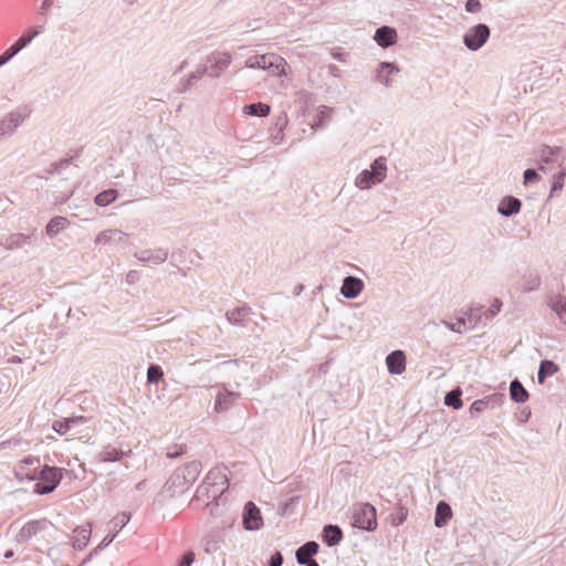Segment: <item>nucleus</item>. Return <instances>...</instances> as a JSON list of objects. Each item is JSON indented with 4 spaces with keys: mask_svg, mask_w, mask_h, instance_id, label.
Instances as JSON below:
<instances>
[{
    "mask_svg": "<svg viewBox=\"0 0 566 566\" xmlns=\"http://www.w3.org/2000/svg\"><path fill=\"white\" fill-rule=\"evenodd\" d=\"M228 476L222 468L211 469L199 484L191 500L195 509L210 507L212 516L220 515L219 507L226 504Z\"/></svg>",
    "mask_w": 566,
    "mask_h": 566,
    "instance_id": "obj_1",
    "label": "nucleus"
},
{
    "mask_svg": "<svg viewBox=\"0 0 566 566\" xmlns=\"http://www.w3.org/2000/svg\"><path fill=\"white\" fill-rule=\"evenodd\" d=\"M202 470V464L199 461H190L185 467L178 468L172 472L164 488L175 493H182L187 491L190 485L195 483Z\"/></svg>",
    "mask_w": 566,
    "mask_h": 566,
    "instance_id": "obj_2",
    "label": "nucleus"
},
{
    "mask_svg": "<svg viewBox=\"0 0 566 566\" xmlns=\"http://www.w3.org/2000/svg\"><path fill=\"white\" fill-rule=\"evenodd\" d=\"M69 470L45 464L36 470V483L33 486V493L45 495L52 493L61 483L64 474Z\"/></svg>",
    "mask_w": 566,
    "mask_h": 566,
    "instance_id": "obj_3",
    "label": "nucleus"
},
{
    "mask_svg": "<svg viewBox=\"0 0 566 566\" xmlns=\"http://www.w3.org/2000/svg\"><path fill=\"white\" fill-rule=\"evenodd\" d=\"M286 61L276 53H265L261 55H253L247 59L245 67L262 69L270 71L272 75H285Z\"/></svg>",
    "mask_w": 566,
    "mask_h": 566,
    "instance_id": "obj_4",
    "label": "nucleus"
},
{
    "mask_svg": "<svg viewBox=\"0 0 566 566\" xmlns=\"http://www.w3.org/2000/svg\"><path fill=\"white\" fill-rule=\"evenodd\" d=\"M32 109L28 105H22L9 112L0 119V142L12 136L15 130L30 117Z\"/></svg>",
    "mask_w": 566,
    "mask_h": 566,
    "instance_id": "obj_5",
    "label": "nucleus"
},
{
    "mask_svg": "<svg viewBox=\"0 0 566 566\" xmlns=\"http://www.w3.org/2000/svg\"><path fill=\"white\" fill-rule=\"evenodd\" d=\"M352 525L366 532L375 531L377 527L375 506L369 503L357 505L354 510Z\"/></svg>",
    "mask_w": 566,
    "mask_h": 566,
    "instance_id": "obj_6",
    "label": "nucleus"
},
{
    "mask_svg": "<svg viewBox=\"0 0 566 566\" xmlns=\"http://www.w3.org/2000/svg\"><path fill=\"white\" fill-rule=\"evenodd\" d=\"M490 34L491 30L485 23H478L464 33L463 43L470 51H478L486 43Z\"/></svg>",
    "mask_w": 566,
    "mask_h": 566,
    "instance_id": "obj_7",
    "label": "nucleus"
},
{
    "mask_svg": "<svg viewBox=\"0 0 566 566\" xmlns=\"http://www.w3.org/2000/svg\"><path fill=\"white\" fill-rule=\"evenodd\" d=\"M206 65H201V69L207 70V75L213 78H218L221 74L230 66L232 56L228 52H212L209 56Z\"/></svg>",
    "mask_w": 566,
    "mask_h": 566,
    "instance_id": "obj_8",
    "label": "nucleus"
},
{
    "mask_svg": "<svg viewBox=\"0 0 566 566\" xmlns=\"http://www.w3.org/2000/svg\"><path fill=\"white\" fill-rule=\"evenodd\" d=\"M242 525L247 531H258L263 526L260 509L251 501L245 503L242 514Z\"/></svg>",
    "mask_w": 566,
    "mask_h": 566,
    "instance_id": "obj_9",
    "label": "nucleus"
},
{
    "mask_svg": "<svg viewBox=\"0 0 566 566\" xmlns=\"http://www.w3.org/2000/svg\"><path fill=\"white\" fill-rule=\"evenodd\" d=\"M51 523L45 520H33L25 523L15 535V541L19 544L28 543L38 533L46 530Z\"/></svg>",
    "mask_w": 566,
    "mask_h": 566,
    "instance_id": "obj_10",
    "label": "nucleus"
},
{
    "mask_svg": "<svg viewBox=\"0 0 566 566\" xmlns=\"http://www.w3.org/2000/svg\"><path fill=\"white\" fill-rule=\"evenodd\" d=\"M240 392L228 390L226 387H222L218 390L214 399V411L218 413H223L230 410L235 402L240 399Z\"/></svg>",
    "mask_w": 566,
    "mask_h": 566,
    "instance_id": "obj_11",
    "label": "nucleus"
},
{
    "mask_svg": "<svg viewBox=\"0 0 566 566\" xmlns=\"http://www.w3.org/2000/svg\"><path fill=\"white\" fill-rule=\"evenodd\" d=\"M560 153L562 148L558 146L552 147L548 145H542L536 151L538 157V169L545 174L548 172V166L558 160Z\"/></svg>",
    "mask_w": 566,
    "mask_h": 566,
    "instance_id": "obj_12",
    "label": "nucleus"
},
{
    "mask_svg": "<svg viewBox=\"0 0 566 566\" xmlns=\"http://www.w3.org/2000/svg\"><path fill=\"white\" fill-rule=\"evenodd\" d=\"M504 400V396L502 394H492L489 395L482 399H478L474 402H472L470 407V415L472 417H475L480 413H482L488 408H494L499 405H501Z\"/></svg>",
    "mask_w": 566,
    "mask_h": 566,
    "instance_id": "obj_13",
    "label": "nucleus"
},
{
    "mask_svg": "<svg viewBox=\"0 0 566 566\" xmlns=\"http://www.w3.org/2000/svg\"><path fill=\"white\" fill-rule=\"evenodd\" d=\"M138 261L149 264H161L168 258V250L165 248L147 249L135 253Z\"/></svg>",
    "mask_w": 566,
    "mask_h": 566,
    "instance_id": "obj_14",
    "label": "nucleus"
},
{
    "mask_svg": "<svg viewBox=\"0 0 566 566\" xmlns=\"http://www.w3.org/2000/svg\"><path fill=\"white\" fill-rule=\"evenodd\" d=\"M386 366L391 375H401L406 370V355L402 350L396 349L386 357Z\"/></svg>",
    "mask_w": 566,
    "mask_h": 566,
    "instance_id": "obj_15",
    "label": "nucleus"
},
{
    "mask_svg": "<svg viewBox=\"0 0 566 566\" xmlns=\"http://www.w3.org/2000/svg\"><path fill=\"white\" fill-rule=\"evenodd\" d=\"M319 545L315 541H308L301 545L295 552V558L297 564L304 565L312 562H316L313 557L318 553Z\"/></svg>",
    "mask_w": 566,
    "mask_h": 566,
    "instance_id": "obj_16",
    "label": "nucleus"
},
{
    "mask_svg": "<svg viewBox=\"0 0 566 566\" xmlns=\"http://www.w3.org/2000/svg\"><path fill=\"white\" fill-rule=\"evenodd\" d=\"M364 289V282L356 276L348 275L343 280L340 294L346 298H356Z\"/></svg>",
    "mask_w": 566,
    "mask_h": 566,
    "instance_id": "obj_17",
    "label": "nucleus"
},
{
    "mask_svg": "<svg viewBox=\"0 0 566 566\" xmlns=\"http://www.w3.org/2000/svg\"><path fill=\"white\" fill-rule=\"evenodd\" d=\"M397 39L398 34L396 29L388 25H382L376 29L374 35V40L376 41V43L384 49L394 45L397 42Z\"/></svg>",
    "mask_w": 566,
    "mask_h": 566,
    "instance_id": "obj_18",
    "label": "nucleus"
},
{
    "mask_svg": "<svg viewBox=\"0 0 566 566\" xmlns=\"http://www.w3.org/2000/svg\"><path fill=\"white\" fill-rule=\"evenodd\" d=\"M546 305L557 315L559 321L566 325V296L549 294L546 297Z\"/></svg>",
    "mask_w": 566,
    "mask_h": 566,
    "instance_id": "obj_19",
    "label": "nucleus"
},
{
    "mask_svg": "<svg viewBox=\"0 0 566 566\" xmlns=\"http://www.w3.org/2000/svg\"><path fill=\"white\" fill-rule=\"evenodd\" d=\"M399 72V67L396 63L392 62H380L376 70V81L384 84L385 86H391L390 76L397 74Z\"/></svg>",
    "mask_w": 566,
    "mask_h": 566,
    "instance_id": "obj_20",
    "label": "nucleus"
},
{
    "mask_svg": "<svg viewBox=\"0 0 566 566\" xmlns=\"http://www.w3.org/2000/svg\"><path fill=\"white\" fill-rule=\"evenodd\" d=\"M344 538L342 528L336 524H327L322 531V541L329 547L338 545Z\"/></svg>",
    "mask_w": 566,
    "mask_h": 566,
    "instance_id": "obj_21",
    "label": "nucleus"
},
{
    "mask_svg": "<svg viewBox=\"0 0 566 566\" xmlns=\"http://www.w3.org/2000/svg\"><path fill=\"white\" fill-rule=\"evenodd\" d=\"M521 206L522 202L520 199L513 196H506L500 201L497 212L503 217H513L520 212Z\"/></svg>",
    "mask_w": 566,
    "mask_h": 566,
    "instance_id": "obj_22",
    "label": "nucleus"
},
{
    "mask_svg": "<svg viewBox=\"0 0 566 566\" xmlns=\"http://www.w3.org/2000/svg\"><path fill=\"white\" fill-rule=\"evenodd\" d=\"M91 534H92V527L90 524H86V525L75 528L73 542H72L74 549H76V551L84 549L90 542Z\"/></svg>",
    "mask_w": 566,
    "mask_h": 566,
    "instance_id": "obj_23",
    "label": "nucleus"
},
{
    "mask_svg": "<svg viewBox=\"0 0 566 566\" xmlns=\"http://www.w3.org/2000/svg\"><path fill=\"white\" fill-rule=\"evenodd\" d=\"M464 319L469 328H475L485 326L484 316H483V306H470L467 312H464Z\"/></svg>",
    "mask_w": 566,
    "mask_h": 566,
    "instance_id": "obj_24",
    "label": "nucleus"
},
{
    "mask_svg": "<svg viewBox=\"0 0 566 566\" xmlns=\"http://www.w3.org/2000/svg\"><path fill=\"white\" fill-rule=\"evenodd\" d=\"M127 239V234L122 232L120 230L113 229L103 231L97 234L95 238L96 244H112V243H120L125 242Z\"/></svg>",
    "mask_w": 566,
    "mask_h": 566,
    "instance_id": "obj_25",
    "label": "nucleus"
},
{
    "mask_svg": "<svg viewBox=\"0 0 566 566\" xmlns=\"http://www.w3.org/2000/svg\"><path fill=\"white\" fill-rule=\"evenodd\" d=\"M452 517V510L451 506L444 502L440 501L438 502L436 506V513H434V525L437 527H443L448 524V522Z\"/></svg>",
    "mask_w": 566,
    "mask_h": 566,
    "instance_id": "obj_26",
    "label": "nucleus"
},
{
    "mask_svg": "<svg viewBox=\"0 0 566 566\" xmlns=\"http://www.w3.org/2000/svg\"><path fill=\"white\" fill-rule=\"evenodd\" d=\"M510 396L511 399L517 403H523L530 398L528 391L517 378L510 384Z\"/></svg>",
    "mask_w": 566,
    "mask_h": 566,
    "instance_id": "obj_27",
    "label": "nucleus"
},
{
    "mask_svg": "<svg viewBox=\"0 0 566 566\" xmlns=\"http://www.w3.org/2000/svg\"><path fill=\"white\" fill-rule=\"evenodd\" d=\"M206 73L207 70L198 67L195 72H191L187 78L180 81L177 92H188L199 80L203 77V75H206Z\"/></svg>",
    "mask_w": 566,
    "mask_h": 566,
    "instance_id": "obj_28",
    "label": "nucleus"
},
{
    "mask_svg": "<svg viewBox=\"0 0 566 566\" xmlns=\"http://www.w3.org/2000/svg\"><path fill=\"white\" fill-rule=\"evenodd\" d=\"M252 313L250 306H241L233 308L227 313V318L232 325L244 326V317Z\"/></svg>",
    "mask_w": 566,
    "mask_h": 566,
    "instance_id": "obj_29",
    "label": "nucleus"
},
{
    "mask_svg": "<svg viewBox=\"0 0 566 566\" xmlns=\"http://www.w3.org/2000/svg\"><path fill=\"white\" fill-rule=\"evenodd\" d=\"M558 371V366L548 359H544L541 361L538 371H537V380L539 384H544V381L555 375Z\"/></svg>",
    "mask_w": 566,
    "mask_h": 566,
    "instance_id": "obj_30",
    "label": "nucleus"
},
{
    "mask_svg": "<svg viewBox=\"0 0 566 566\" xmlns=\"http://www.w3.org/2000/svg\"><path fill=\"white\" fill-rule=\"evenodd\" d=\"M125 455V452L120 449H117L112 446H106L103 448V450L98 453L97 458L102 462H116L123 459Z\"/></svg>",
    "mask_w": 566,
    "mask_h": 566,
    "instance_id": "obj_31",
    "label": "nucleus"
},
{
    "mask_svg": "<svg viewBox=\"0 0 566 566\" xmlns=\"http://www.w3.org/2000/svg\"><path fill=\"white\" fill-rule=\"evenodd\" d=\"M70 222L65 217L56 216L49 221L45 228V232L50 238H53L60 231L67 228Z\"/></svg>",
    "mask_w": 566,
    "mask_h": 566,
    "instance_id": "obj_32",
    "label": "nucleus"
},
{
    "mask_svg": "<svg viewBox=\"0 0 566 566\" xmlns=\"http://www.w3.org/2000/svg\"><path fill=\"white\" fill-rule=\"evenodd\" d=\"M243 112L250 116L266 117L271 112V107L269 104L258 102L244 105Z\"/></svg>",
    "mask_w": 566,
    "mask_h": 566,
    "instance_id": "obj_33",
    "label": "nucleus"
},
{
    "mask_svg": "<svg viewBox=\"0 0 566 566\" xmlns=\"http://www.w3.org/2000/svg\"><path fill=\"white\" fill-rule=\"evenodd\" d=\"M27 45L24 41L20 38L10 45L2 54H0V67L11 61L20 51H22Z\"/></svg>",
    "mask_w": 566,
    "mask_h": 566,
    "instance_id": "obj_34",
    "label": "nucleus"
},
{
    "mask_svg": "<svg viewBox=\"0 0 566 566\" xmlns=\"http://www.w3.org/2000/svg\"><path fill=\"white\" fill-rule=\"evenodd\" d=\"M30 242L31 235H25L23 233H13L6 239L4 245L7 249L14 250L22 248L25 244H30Z\"/></svg>",
    "mask_w": 566,
    "mask_h": 566,
    "instance_id": "obj_35",
    "label": "nucleus"
},
{
    "mask_svg": "<svg viewBox=\"0 0 566 566\" xmlns=\"http://www.w3.org/2000/svg\"><path fill=\"white\" fill-rule=\"evenodd\" d=\"M373 171H369V169H364L355 180L356 187L359 189H369L374 185L380 184L381 181H376V177L371 174Z\"/></svg>",
    "mask_w": 566,
    "mask_h": 566,
    "instance_id": "obj_36",
    "label": "nucleus"
},
{
    "mask_svg": "<svg viewBox=\"0 0 566 566\" xmlns=\"http://www.w3.org/2000/svg\"><path fill=\"white\" fill-rule=\"evenodd\" d=\"M130 513L122 512L114 516L108 523V531L111 534L117 533L129 522Z\"/></svg>",
    "mask_w": 566,
    "mask_h": 566,
    "instance_id": "obj_37",
    "label": "nucleus"
},
{
    "mask_svg": "<svg viewBox=\"0 0 566 566\" xmlns=\"http://www.w3.org/2000/svg\"><path fill=\"white\" fill-rule=\"evenodd\" d=\"M220 541L219 532L208 533L202 539L205 552L207 554H214L220 548Z\"/></svg>",
    "mask_w": 566,
    "mask_h": 566,
    "instance_id": "obj_38",
    "label": "nucleus"
},
{
    "mask_svg": "<svg viewBox=\"0 0 566 566\" xmlns=\"http://www.w3.org/2000/svg\"><path fill=\"white\" fill-rule=\"evenodd\" d=\"M369 171L376 177V181H382L387 176L386 158L380 156L376 158L369 167Z\"/></svg>",
    "mask_w": 566,
    "mask_h": 566,
    "instance_id": "obj_39",
    "label": "nucleus"
},
{
    "mask_svg": "<svg viewBox=\"0 0 566 566\" xmlns=\"http://www.w3.org/2000/svg\"><path fill=\"white\" fill-rule=\"evenodd\" d=\"M565 177H566V169L563 167H560V169L553 175L552 187H551L548 199L559 195V192L563 190V187H564Z\"/></svg>",
    "mask_w": 566,
    "mask_h": 566,
    "instance_id": "obj_40",
    "label": "nucleus"
},
{
    "mask_svg": "<svg viewBox=\"0 0 566 566\" xmlns=\"http://www.w3.org/2000/svg\"><path fill=\"white\" fill-rule=\"evenodd\" d=\"M118 197V191L116 189H107L97 193L94 198V202L96 206L106 207L109 203L114 202Z\"/></svg>",
    "mask_w": 566,
    "mask_h": 566,
    "instance_id": "obj_41",
    "label": "nucleus"
},
{
    "mask_svg": "<svg viewBox=\"0 0 566 566\" xmlns=\"http://www.w3.org/2000/svg\"><path fill=\"white\" fill-rule=\"evenodd\" d=\"M36 470H38V468L31 469V468H28V467L22 465L21 463H19L14 468V474H15V478L20 482H24V481L31 482V481H35L36 480Z\"/></svg>",
    "mask_w": 566,
    "mask_h": 566,
    "instance_id": "obj_42",
    "label": "nucleus"
},
{
    "mask_svg": "<svg viewBox=\"0 0 566 566\" xmlns=\"http://www.w3.org/2000/svg\"><path fill=\"white\" fill-rule=\"evenodd\" d=\"M461 396H462V390L459 387L450 390L444 396V405L448 407H451L455 410L462 408L463 402H462Z\"/></svg>",
    "mask_w": 566,
    "mask_h": 566,
    "instance_id": "obj_43",
    "label": "nucleus"
},
{
    "mask_svg": "<svg viewBox=\"0 0 566 566\" xmlns=\"http://www.w3.org/2000/svg\"><path fill=\"white\" fill-rule=\"evenodd\" d=\"M542 279L537 273H530L523 279L522 291L525 293L533 292L539 289Z\"/></svg>",
    "mask_w": 566,
    "mask_h": 566,
    "instance_id": "obj_44",
    "label": "nucleus"
},
{
    "mask_svg": "<svg viewBox=\"0 0 566 566\" xmlns=\"http://www.w3.org/2000/svg\"><path fill=\"white\" fill-rule=\"evenodd\" d=\"M164 378V370L157 364H150L147 368V384L157 385Z\"/></svg>",
    "mask_w": 566,
    "mask_h": 566,
    "instance_id": "obj_45",
    "label": "nucleus"
},
{
    "mask_svg": "<svg viewBox=\"0 0 566 566\" xmlns=\"http://www.w3.org/2000/svg\"><path fill=\"white\" fill-rule=\"evenodd\" d=\"M333 114V108L329 106H321L318 108L317 115H316V122L314 124V128H324L326 123L331 119Z\"/></svg>",
    "mask_w": 566,
    "mask_h": 566,
    "instance_id": "obj_46",
    "label": "nucleus"
},
{
    "mask_svg": "<svg viewBox=\"0 0 566 566\" xmlns=\"http://www.w3.org/2000/svg\"><path fill=\"white\" fill-rule=\"evenodd\" d=\"M115 538V534H107L103 541L93 549L90 552V554L83 559L80 566L85 565L87 562H90L95 555H97L102 549L107 547Z\"/></svg>",
    "mask_w": 566,
    "mask_h": 566,
    "instance_id": "obj_47",
    "label": "nucleus"
},
{
    "mask_svg": "<svg viewBox=\"0 0 566 566\" xmlns=\"http://www.w3.org/2000/svg\"><path fill=\"white\" fill-rule=\"evenodd\" d=\"M286 123H287V119H286L285 115L283 117L277 118V122L275 124V132L271 134V139H272L273 144L279 145L282 143V140L284 138L283 129H284V126L286 125Z\"/></svg>",
    "mask_w": 566,
    "mask_h": 566,
    "instance_id": "obj_48",
    "label": "nucleus"
},
{
    "mask_svg": "<svg viewBox=\"0 0 566 566\" xmlns=\"http://www.w3.org/2000/svg\"><path fill=\"white\" fill-rule=\"evenodd\" d=\"M501 307L502 302L499 298H495L486 310L483 308L485 325L488 324L489 321H491L494 316H496L500 313Z\"/></svg>",
    "mask_w": 566,
    "mask_h": 566,
    "instance_id": "obj_49",
    "label": "nucleus"
},
{
    "mask_svg": "<svg viewBox=\"0 0 566 566\" xmlns=\"http://www.w3.org/2000/svg\"><path fill=\"white\" fill-rule=\"evenodd\" d=\"M44 31V27L42 24L34 25L32 28H29L23 34L20 36L22 41H24V44L28 46L32 40L41 34Z\"/></svg>",
    "mask_w": 566,
    "mask_h": 566,
    "instance_id": "obj_50",
    "label": "nucleus"
},
{
    "mask_svg": "<svg viewBox=\"0 0 566 566\" xmlns=\"http://www.w3.org/2000/svg\"><path fill=\"white\" fill-rule=\"evenodd\" d=\"M44 31V27L42 24L34 25L32 28H29L23 34L20 36L22 41H24V44L28 46L32 40L41 34Z\"/></svg>",
    "mask_w": 566,
    "mask_h": 566,
    "instance_id": "obj_51",
    "label": "nucleus"
},
{
    "mask_svg": "<svg viewBox=\"0 0 566 566\" xmlns=\"http://www.w3.org/2000/svg\"><path fill=\"white\" fill-rule=\"evenodd\" d=\"M44 31V27L42 24L34 25L32 28H29L23 34L20 36L22 41H24V44L28 46L32 40L41 34Z\"/></svg>",
    "mask_w": 566,
    "mask_h": 566,
    "instance_id": "obj_52",
    "label": "nucleus"
},
{
    "mask_svg": "<svg viewBox=\"0 0 566 566\" xmlns=\"http://www.w3.org/2000/svg\"><path fill=\"white\" fill-rule=\"evenodd\" d=\"M53 430L59 434H65L67 431L72 430L73 427L69 420V418H64L59 421H54L52 424Z\"/></svg>",
    "mask_w": 566,
    "mask_h": 566,
    "instance_id": "obj_53",
    "label": "nucleus"
},
{
    "mask_svg": "<svg viewBox=\"0 0 566 566\" xmlns=\"http://www.w3.org/2000/svg\"><path fill=\"white\" fill-rule=\"evenodd\" d=\"M408 516V510L403 506H399L396 513L391 514V524L394 526L401 525Z\"/></svg>",
    "mask_w": 566,
    "mask_h": 566,
    "instance_id": "obj_54",
    "label": "nucleus"
},
{
    "mask_svg": "<svg viewBox=\"0 0 566 566\" xmlns=\"http://www.w3.org/2000/svg\"><path fill=\"white\" fill-rule=\"evenodd\" d=\"M448 325V327L452 331V332H455V333H463L465 332L467 329H470L468 324H467V321L464 319V317H461V318H458L455 322L453 323H446Z\"/></svg>",
    "mask_w": 566,
    "mask_h": 566,
    "instance_id": "obj_55",
    "label": "nucleus"
},
{
    "mask_svg": "<svg viewBox=\"0 0 566 566\" xmlns=\"http://www.w3.org/2000/svg\"><path fill=\"white\" fill-rule=\"evenodd\" d=\"M523 177H524V185H526V186L531 185V184H535L541 179V176L538 175L537 170H535L533 168H528V169L524 170Z\"/></svg>",
    "mask_w": 566,
    "mask_h": 566,
    "instance_id": "obj_56",
    "label": "nucleus"
},
{
    "mask_svg": "<svg viewBox=\"0 0 566 566\" xmlns=\"http://www.w3.org/2000/svg\"><path fill=\"white\" fill-rule=\"evenodd\" d=\"M72 159H73V157L63 158L56 163H53L51 165L50 172L51 174H60L62 171V169L66 168L71 164Z\"/></svg>",
    "mask_w": 566,
    "mask_h": 566,
    "instance_id": "obj_57",
    "label": "nucleus"
},
{
    "mask_svg": "<svg viewBox=\"0 0 566 566\" xmlns=\"http://www.w3.org/2000/svg\"><path fill=\"white\" fill-rule=\"evenodd\" d=\"M53 6V0H43L41 6L38 9V15L43 18V22L46 21V15Z\"/></svg>",
    "mask_w": 566,
    "mask_h": 566,
    "instance_id": "obj_58",
    "label": "nucleus"
},
{
    "mask_svg": "<svg viewBox=\"0 0 566 566\" xmlns=\"http://www.w3.org/2000/svg\"><path fill=\"white\" fill-rule=\"evenodd\" d=\"M283 555L281 552L276 551L271 555L268 560V566H282L283 565Z\"/></svg>",
    "mask_w": 566,
    "mask_h": 566,
    "instance_id": "obj_59",
    "label": "nucleus"
},
{
    "mask_svg": "<svg viewBox=\"0 0 566 566\" xmlns=\"http://www.w3.org/2000/svg\"><path fill=\"white\" fill-rule=\"evenodd\" d=\"M19 463H21L22 465H25L28 468L32 467V465H35V468H41L40 467V458L39 457H35V455H27L24 457Z\"/></svg>",
    "mask_w": 566,
    "mask_h": 566,
    "instance_id": "obj_60",
    "label": "nucleus"
},
{
    "mask_svg": "<svg viewBox=\"0 0 566 566\" xmlns=\"http://www.w3.org/2000/svg\"><path fill=\"white\" fill-rule=\"evenodd\" d=\"M69 420L73 427V429L77 428L78 426L86 423L91 420V417L88 416H72L69 417Z\"/></svg>",
    "mask_w": 566,
    "mask_h": 566,
    "instance_id": "obj_61",
    "label": "nucleus"
},
{
    "mask_svg": "<svg viewBox=\"0 0 566 566\" xmlns=\"http://www.w3.org/2000/svg\"><path fill=\"white\" fill-rule=\"evenodd\" d=\"M482 6L480 0H467L465 10L470 13H476L481 10Z\"/></svg>",
    "mask_w": 566,
    "mask_h": 566,
    "instance_id": "obj_62",
    "label": "nucleus"
},
{
    "mask_svg": "<svg viewBox=\"0 0 566 566\" xmlns=\"http://www.w3.org/2000/svg\"><path fill=\"white\" fill-rule=\"evenodd\" d=\"M298 496H293L291 499H289L282 506V511H283V514H290L292 513L293 511V507L294 505L297 503L298 501Z\"/></svg>",
    "mask_w": 566,
    "mask_h": 566,
    "instance_id": "obj_63",
    "label": "nucleus"
},
{
    "mask_svg": "<svg viewBox=\"0 0 566 566\" xmlns=\"http://www.w3.org/2000/svg\"><path fill=\"white\" fill-rule=\"evenodd\" d=\"M195 560V554L192 552L185 553L180 560L179 566H191Z\"/></svg>",
    "mask_w": 566,
    "mask_h": 566,
    "instance_id": "obj_64",
    "label": "nucleus"
}]
</instances>
